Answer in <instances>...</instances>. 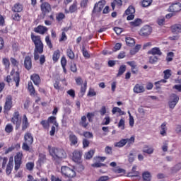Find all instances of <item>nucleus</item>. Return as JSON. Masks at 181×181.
I'll use <instances>...</instances> for the list:
<instances>
[{
	"label": "nucleus",
	"instance_id": "51",
	"mask_svg": "<svg viewBox=\"0 0 181 181\" xmlns=\"http://www.w3.org/2000/svg\"><path fill=\"white\" fill-rule=\"evenodd\" d=\"M45 42L48 46V47H49V49H52L53 48V45L52 44V40H50V37L47 36L45 37Z\"/></svg>",
	"mask_w": 181,
	"mask_h": 181
},
{
	"label": "nucleus",
	"instance_id": "21",
	"mask_svg": "<svg viewBox=\"0 0 181 181\" xmlns=\"http://www.w3.org/2000/svg\"><path fill=\"white\" fill-rule=\"evenodd\" d=\"M167 123L163 122L160 126V134L162 135V136H166L167 135V132H168V127H166Z\"/></svg>",
	"mask_w": 181,
	"mask_h": 181
},
{
	"label": "nucleus",
	"instance_id": "32",
	"mask_svg": "<svg viewBox=\"0 0 181 181\" xmlns=\"http://www.w3.org/2000/svg\"><path fill=\"white\" fill-rule=\"evenodd\" d=\"M66 54L68 57L71 59V60H74V57H76V56L74 55V52H73L71 47H69L66 49Z\"/></svg>",
	"mask_w": 181,
	"mask_h": 181
},
{
	"label": "nucleus",
	"instance_id": "27",
	"mask_svg": "<svg viewBox=\"0 0 181 181\" xmlns=\"http://www.w3.org/2000/svg\"><path fill=\"white\" fill-rule=\"evenodd\" d=\"M153 147L149 146H144L143 148V153H147L148 155H152V153H153Z\"/></svg>",
	"mask_w": 181,
	"mask_h": 181
},
{
	"label": "nucleus",
	"instance_id": "35",
	"mask_svg": "<svg viewBox=\"0 0 181 181\" xmlns=\"http://www.w3.org/2000/svg\"><path fill=\"white\" fill-rule=\"evenodd\" d=\"M142 176H143L144 180L145 181H150L151 177H152V176L151 175V173L148 171L143 173Z\"/></svg>",
	"mask_w": 181,
	"mask_h": 181
},
{
	"label": "nucleus",
	"instance_id": "47",
	"mask_svg": "<svg viewBox=\"0 0 181 181\" xmlns=\"http://www.w3.org/2000/svg\"><path fill=\"white\" fill-rule=\"evenodd\" d=\"M77 11V3H74L70 7H69V12L71 13H73Z\"/></svg>",
	"mask_w": 181,
	"mask_h": 181
},
{
	"label": "nucleus",
	"instance_id": "7",
	"mask_svg": "<svg viewBox=\"0 0 181 181\" xmlns=\"http://www.w3.org/2000/svg\"><path fill=\"white\" fill-rule=\"evenodd\" d=\"M20 117H21V115L19 114V112L16 111L13 115V117L11 118V122L16 124V129H19L21 127Z\"/></svg>",
	"mask_w": 181,
	"mask_h": 181
},
{
	"label": "nucleus",
	"instance_id": "29",
	"mask_svg": "<svg viewBox=\"0 0 181 181\" xmlns=\"http://www.w3.org/2000/svg\"><path fill=\"white\" fill-rule=\"evenodd\" d=\"M173 33H181V24H175L171 27Z\"/></svg>",
	"mask_w": 181,
	"mask_h": 181
},
{
	"label": "nucleus",
	"instance_id": "41",
	"mask_svg": "<svg viewBox=\"0 0 181 181\" xmlns=\"http://www.w3.org/2000/svg\"><path fill=\"white\" fill-rule=\"evenodd\" d=\"M141 23H142V20H141L140 18H136L133 22H131L130 25L131 26L136 27V26H139Z\"/></svg>",
	"mask_w": 181,
	"mask_h": 181
},
{
	"label": "nucleus",
	"instance_id": "19",
	"mask_svg": "<svg viewBox=\"0 0 181 181\" xmlns=\"http://www.w3.org/2000/svg\"><path fill=\"white\" fill-rule=\"evenodd\" d=\"M24 142L28 144V145H32L33 144V136H32V134L26 133L24 136Z\"/></svg>",
	"mask_w": 181,
	"mask_h": 181
},
{
	"label": "nucleus",
	"instance_id": "57",
	"mask_svg": "<svg viewBox=\"0 0 181 181\" xmlns=\"http://www.w3.org/2000/svg\"><path fill=\"white\" fill-rule=\"evenodd\" d=\"M29 146H30V144H29V143L24 142L23 144L22 149L23 151H30V147Z\"/></svg>",
	"mask_w": 181,
	"mask_h": 181
},
{
	"label": "nucleus",
	"instance_id": "8",
	"mask_svg": "<svg viewBox=\"0 0 181 181\" xmlns=\"http://www.w3.org/2000/svg\"><path fill=\"white\" fill-rule=\"evenodd\" d=\"M152 33V28L149 25H144L139 31L141 36H149Z\"/></svg>",
	"mask_w": 181,
	"mask_h": 181
},
{
	"label": "nucleus",
	"instance_id": "28",
	"mask_svg": "<svg viewBox=\"0 0 181 181\" xmlns=\"http://www.w3.org/2000/svg\"><path fill=\"white\" fill-rule=\"evenodd\" d=\"M133 90L134 92L136 93L137 94H139V93H144V91H145V88H144V86L139 84H136Z\"/></svg>",
	"mask_w": 181,
	"mask_h": 181
},
{
	"label": "nucleus",
	"instance_id": "5",
	"mask_svg": "<svg viewBox=\"0 0 181 181\" xmlns=\"http://www.w3.org/2000/svg\"><path fill=\"white\" fill-rule=\"evenodd\" d=\"M179 95L175 93L171 94L168 100L169 108H170V110H173L177 105V103H179Z\"/></svg>",
	"mask_w": 181,
	"mask_h": 181
},
{
	"label": "nucleus",
	"instance_id": "23",
	"mask_svg": "<svg viewBox=\"0 0 181 181\" xmlns=\"http://www.w3.org/2000/svg\"><path fill=\"white\" fill-rule=\"evenodd\" d=\"M69 138L71 146L77 145V143L78 142V139L77 138V136L71 133L69 134Z\"/></svg>",
	"mask_w": 181,
	"mask_h": 181
},
{
	"label": "nucleus",
	"instance_id": "63",
	"mask_svg": "<svg viewBox=\"0 0 181 181\" xmlns=\"http://www.w3.org/2000/svg\"><path fill=\"white\" fill-rule=\"evenodd\" d=\"M83 136H85V138H93V133L90 132H86L83 133Z\"/></svg>",
	"mask_w": 181,
	"mask_h": 181
},
{
	"label": "nucleus",
	"instance_id": "53",
	"mask_svg": "<svg viewBox=\"0 0 181 181\" xmlns=\"http://www.w3.org/2000/svg\"><path fill=\"white\" fill-rule=\"evenodd\" d=\"M110 122H111V119L110 118V116H106L103 119L102 125H109Z\"/></svg>",
	"mask_w": 181,
	"mask_h": 181
},
{
	"label": "nucleus",
	"instance_id": "36",
	"mask_svg": "<svg viewBox=\"0 0 181 181\" xmlns=\"http://www.w3.org/2000/svg\"><path fill=\"white\" fill-rule=\"evenodd\" d=\"M181 170V163L175 165L171 168V173H177Z\"/></svg>",
	"mask_w": 181,
	"mask_h": 181
},
{
	"label": "nucleus",
	"instance_id": "31",
	"mask_svg": "<svg viewBox=\"0 0 181 181\" xmlns=\"http://www.w3.org/2000/svg\"><path fill=\"white\" fill-rule=\"evenodd\" d=\"M122 6V0H114V1L111 4V6L113 11L115 9V6Z\"/></svg>",
	"mask_w": 181,
	"mask_h": 181
},
{
	"label": "nucleus",
	"instance_id": "2",
	"mask_svg": "<svg viewBox=\"0 0 181 181\" xmlns=\"http://www.w3.org/2000/svg\"><path fill=\"white\" fill-rule=\"evenodd\" d=\"M31 40L33 42L36 50L39 52L40 54H42L43 53V42H42L40 36L31 33Z\"/></svg>",
	"mask_w": 181,
	"mask_h": 181
},
{
	"label": "nucleus",
	"instance_id": "24",
	"mask_svg": "<svg viewBox=\"0 0 181 181\" xmlns=\"http://www.w3.org/2000/svg\"><path fill=\"white\" fill-rule=\"evenodd\" d=\"M29 127V122H28V117L26 115H24L23 117L22 121V131H25Z\"/></svg>",
	"mask_w": 181,
	"mask_h": 181
},
{
	"label": "nucleus",
	"instance_id": "3",
	"mask_svg": "<svg viewBox=\"0 0 181 181\" xmlns=\"http://www.w3.org/2000/svg\"><path fill=\"white\" fill-rule=\"evenodd\" d=\"M135 142V136H132L130 139H122L119 142L115 144L116 148H123L127 144L128 146H131Z\"/></svg>",
	"mask_w": 181,
	"mask_h": 181
},
{
	"label": "nucleus",
	"instance_id": "49",
	"mask_svg": "<svg viewBox=\"0 0 181 181\" xmlns=\"http://www.w3.org/2000/svg\"><path fill=\"white\" fill-rule=\"evenodd\" d=\"M151 4H152V0H143L142 6L144 8H146L148 6H150Z\"/></svg>",
	"mask_w": 181,
	"mask_h": 181
},
{
	"label": "nucleus",
	"instance_id": "52",
	"mask_svg": "<svg viewBox=\"0 0 181 181\" xmlns=\"http://www.w3.org/2000/svg\"><path fill=\"white\" fill-rule=\"evenodd\" d=\"M119 128H121V129L124 130L125 129V120L124 119H121L118 123Z\"/></svg>",
	"mask_w": 181,
	"mask_h": 181
},
{
	"label": "nucleus",
	"instance_id": "15",
	"mask_svg": "<svg viewBox=\"0 0 181 181\" xmlns=\"http://www.w3.org/2000/svg\"><path fill=\"white\" fill-rule=\"evenodd\" d=\"M12 169H13V158H9V160L6 169V175H9V174L12 173Z\"/></svg>",
	"mask_w": 181,
	"mask_h": 181
},
{
	"label": "nucleus",
	"instance_id": "37",
	"mask_svg": "<svg viewBox=\"0 0 181 181\" xmlns=\"http://www.w3.org/2000/svg\"><path fill=\"white\" fill-rule=\"evenodd\" d=\"M2 63L4 66H5V69L8 70L11 66V62H9V59L8 58H3Z\"/></svg>",
	"mask_w": 181,
	"mask_h": 181
},
{
	"label": "nucleus",
	"instance_id": "61",
	"mask_svg": "<svg viewBox=\"0 0 181 181\" xmlns=\"http://www.w3.org/2000/svg\"><path fill=\"white\" fill-rule=\"evenodd\" d=\"M168 141H165L162 146V150L163 152H168Z\"/></svg>",
	"mask_w": 181,
	"mask_h": 181
},
{
	"label": "nucleus",
	"instance_id": "20",
	"mask_svg": "<svg viewBox=\"0 0 181 181\" xmlns=\"http://www.w3.org/2000/svg\"><path fill=\"white\" fill-rule=\"evenodd\" d=\"M127 64L132 67V73H133V74H138V68L135 61L128 62Z\"/></svg>",
	"mask_w": 181,
	"mask_h": 181
},
{
	"label": "nucleus",
	"instance_id": "34",
	"mask_svg": "<svg viewBox=\"0 0 181 181\" xmlns=\"http://www.w3.org/2000/svg\"><path fill=\"white\" fill-rule=\"evenodd\" d=\"M112 112V114H117V112H118L119 115H125V112L122 111L121 108L117 107H113Z\"/></svg>",
	"mask_w": 181,
	"mask_h": 181
},
{
	"label": "nucleus",
	"instance_id": "22",
	"mask_svg": "<svg viewBox=\"0 0 181 181\" xmlns=\"http://www.w3.org/2000/svg\"><path fill=\"white\" fill-rule=\"evenodd\" d=\"M129 177H138L139 172L136 171V165L133 166L132 171L127 174Z\"/></svg>",
	"mask_w": 181,
	"mask_h": 181
},
{
	"label": "nucleus",
	"instance_id": "48",
	"mask_svg": "<svg viewBox=\"0 0 181 181\" xmlns=\"http://www.w3.org/2000/svg\"><path fill=\"white\" fill-rule=\"evenodd\" d=\"M175 56V54L173 52H168L166 57L167 62H172L173 60V57Z\"/></svg>",
	"mask_w": 181,
	"mask_h": 181
},
{
	"label": "nucleus",
	"instance_id": "16",
	"mask_svg": "<svg viewBox=\"0 0 181 181\" xmlns=\"http://www.w3.org/2000/svg\"><path fill=\"white\" fill-rule=\"evenodd\" d=\"M148 54H152L153 56H162V52L159 47H154L148 51Z\"/></svg>",
	"mask_w": 181,
	"mask_h": 181
},
{
	"label": "nucleus",
	"instance_id": "11",
	"mask_svg": "<svg viewBox=\"0 0 181 181\" xmlns=\"http://www.w3.org/2000/svg\"><path fill=\"white\" fill-rule=\"evenodd\" d=\"M41 11L44 15H46V13H49L52 11V7L49 3L44 2L41 4Z\"/></svg>",
	"mask_w": 181,
	"mask_h": 181
},
{
	"label": "nucleus",
	"instance_id": "6",
	"mask_svg": "<svg viewBox=\"0 0 181 181\" xmlns=\"http://www.w3.org/2000/svg\"><path fill=\"white\" fill-rule=\"evenodd\" d=\"M22 158H23V153L18 152L14 157L15 162V170H19L21 165H22Z\"/></svg>",
	"mask_w": 181,
	"mask_h": 181
},
{
	"label": "nucleus",
	"instance_id": "62",
	"mask_svg": "<svg viewBox=\"0 0 181 181\" xmlns=\"http://www.w3.org/2000/svg\"><path fill=\"white\" fill-rule=\"evenodd\" d=\"M64 18H65V16L63 13H59L57 16V20H58L59 21H63V19H64Z\"/></svg>",
	"mask_w": 181,
	"mask_h": 181
},
{
	"label": "nucleus",
	"instance_id": "59",
	"mask_svg": "<svg viewBox=\"0 0 181 181\" xmlns=\"http://www.w3.org/2000/svg\"><path fill=\"white\" fill-rule=\"evenodd\" d=\"M1 160H2L1 168L2 169H5V166H6V163H8V158L6 157L2 158Z\"/></svg>",
	"mask_w": 181,
	"mask_h": 181
},
{
	"label": "nucleus",
	"instance_id": "60",
	"mask_svg": "<svg viewBox=\"0 0 181 181\" xmlns=\"http://www.w3.org/2000/svg\"><path fill=\"white\" fill-rule=\"evenodd\" d=\"M41 125H42L43 128L47 129L49 128V122L46 120H42L41 122Z\"/></svg>",
	"mask_w": 181,
	"mask_h": 181
},
{
	"label": "nucleus",
	"instance_id": "58",
	"mask_svg": "<svg viewBox=\"0 0 181 181\" xmlns=\"http://www.w3.org/2000/svg\"><path fill=\"white\" fill-rule=\"evenodd\" d=\"M105 152L107 155H111L112 153V148L110 146H106L105 148Z\"/></svg>",
	"mask_w": 181,
	"mask_h": 181
},
{
	"label": "nucleus",
	"instance_id": "64",
	"mask_svg": "<svg viewBox=\"0 0 181 181\" xmlns=\"http://www.w3.org/2000/svg\"><path fill=\"white\" fill-rule=\"evenodd\" d=\"M175 132L176 134H178V135H180L181 134V125L177 124L175 127Z\"/></svg>",
	"mask_w": 181,
	"mask_h": 181
},
{
	"label": "nucleus",
	"instance_id": "10",
	"mask_svg": "<svg viewBox=\"0 0 181 181\" xmlns=\"http://www.w3.org/2000/svg\"><path fill=\"white\" fill-rule=\"evenodd\" d=\"M180 11H181L180 3L173 4L171 6H170L168 8V12L176 13V12H180Z\"/></svg>",
	"mask_w": 181,
	"mask_h": 181
},
{
	"label": "nucleus",
	"instance_id": "54",
	"mask_svg": "<svg viewBox=\"0 0 181 181\" xmlns=\"http://www.w3.org/2000/svg\"><path fill=\"white\" fill-rule=\"evenodd\" d=\"M82 53H83V56L86 59H90V54L88 53V51H87V49H86L85 47L82 48Z\"/></svg>",
	"mask_w": 181,
	"mask_h": 181
},
{
	"label": "nucleus",
	"instance_id": "9",
	"mask_svg": "<svg viewBox=\"0 0 181 181\" xmlns=\"http://www.w3.org/2000/svg\"><path fill=\"white\" fill-rule=\"evenodd\" d=\"M105 6V0H101L95 4L93 12H101Z\"/></svg>",
	"mask_w": 181,
	"mask_h": 181
},
{
	"label": "nucleus",
	"instance_id": "12",
	"mask_svg": "<svg viewBox=\"0 0 181 181\" xmlns=\"http://www.w3.org/2000/svg\"><path fill=\"white\" fill-rule=\"evenodd\" d=\"M11 76H12L13 81H15L16 87H19V81H21L19 72H15V71L13 70L11 72Z\"/></svg>",
	"mask_w": 181,
	"mask_h": 181
},
{
	"label": "nucleus",
	"instance_id": "46",
	"mask_svg": "<svg viewBox=\"0 0 181 181\" xmlns=\"http://www.w3.org/2000/svg\"><path fill=\"white\" fill-rule=\"evenodd\" d=\"M94 155V151L93 150H90L85 154V158L86 159H91L93 158V156Z\"/></svg>",
	"mask_w": 181,
	"mask_h": 181
},
{
	"label": "nucleus",
	"instance_id": "56",
	"mask_svg": "<svg viewBox=\"0 0 181 181\" xmlns=\"http://www.w3.org/2000/svg\"><path fill=\"white\" fill-rule=\"evenodd\" d=\"M95 115V113H94V112H91V113L88 112L87 114V118H88L89 122H93V118H94Z\"/></svg>",
	"mask_w": 181,
	"mask_h": 181
},
{
	"label": "nucleus",
	"instance_id": "43",
	"mask_svg": "<svg viewBox=\"0 0 181 181\" xmlns=\"http://www.w3.org/2000/svg\"><path fill=\"white\" fill-rule=\"evenodd\" d=\"M148 62L151 64H155V63L158 62V57H156L155 55H152V56L149 57Z\"/></svg>",
	"mask_w": 181,
	"mask_h": 181
},
{
	"label": "nucleus",
	"instance_id": "1",
	"mask_svg": "<svg viewBox=\"0 0 181 181\" xmlns=\"http://www.w3.org/2000/svg\"><path fill=\"white\" fill-rule=\"evenodd\" d=\"M49 155L52 156L54 159H64L66 158V154L64 150L61 148H56L54 147L49 146Z\"/></svg>",
	"mask_w": 181,
	"mask_h": 181
},
{
	"label": "nucleus",
	"instance_id": "26",
	"mask_svg": "<svg viewBox=\"0 0 181 181\" xmlns=\"http://www.w3.org/2000/svg\"><path fill=\"white\" fill-rule=\"evenodd\" d=\"M13 12H22L23 11V6L20 3H16L12 8Z\"/></svg>",
	"mask_w": 181,
	"mask_h": 181
},
{
	"label": "nucleus",
	"instance_id": "39",
	"mask_svg": "<svg viewBox=\"0 0 181 181\" xmlns=\"http://www.w3.org/2000/svg\"><path fill=\"white\" fill-rule=\"evenodd\" d=\"M28 90L30 91L31 95H35V87H33V83H32L31 81L28 82Z\"/></svg>",
	"mask_w": 181,
	"mask_h": 181
},
{
	"label": "nucleus",
	"instance_id": "17",
	"mask_svg": "<svg viewBox=\"0 0 181 181\" xmlns=\"http://www.w3.org/2000/svg\"><path fill=\"white\" fill-rule=\"evenodd\" d=\"M24 66L26 70H30L32 69V59L30 57H25L24 59Z\"/></svg>",
	"mask_w": 181,
	"mask_h": 181
},
{
	"label": "nucleus",
	"instance_id": "13",
	"mask_svg": "<svg viewBox=\"0 0 181 181\" xmlns=\"http://www.w3.org/2000/svg\"><path fill=\"white\" fill-rule=\"evenodd\" d=\"M11 108H12V96L11 95H8L6 98L4 110H6V111H9Z\"/></svg>",
	"mask_w": 181,
	"mask_h": 181
},
{
	"label": "nucleus",
	"instance_id": "45",
	"mask_svg": "<svg viewBox=\"0 0 181 181\" xmlns=\"http://www.w3.org/2000/svg\"><path fill=\"white\" fill-rule=\"evenodd\" d=\"M48 122H50L51 124H54L55 127H59L57 122H56V117L54 116H51L48 118Z\"/></svg>",
	"mask_w": 181,
	"mask_h": 181
},
{
	"label": "nucleus",
	"instance_id": "42",
	"mask_svg": "<svg viewBox=\"0 0 181 181\" xmlns=\"http://www.w3.org/2000/svg\"><path fill=\"white\" fill-rule=\"evenodd\" d=\"M52 59H53L54 62H57V60H59V59H60V50L57 49V51H55L54 52Z\"/></svg>",
	"mask_w": 181,
	"mask_h": 181
},
{
	"label": "nucleus",
	"instance_id": "50",
	"mask_svg": "<svg viewBox=\"0 0 181 181\" xmlns=\"http://www.w3.org/2000/svg\"><path fill=\"white\" fill-rule=\"evenodd\" d=\"M25 167L28 170H33V168H35V163L28 162L26 163Z\"/></svg>",
	"mask_w": 181,
	"mask_h": 181
},
{
	"label": "nucleus",
	"instance_id": "33",
	"mask_svg": "<svg viewBox=\"0 0 181 181\" xmlns=\"http://www.w3.org/2000/svg\"><path fill=\"white\" fill-rule=\"evenodd\" d=\"M127 70V66L125 65H122L119 68V71L117 74V77H120V76H122L124 73H125V71Z\"/></svg>",
	"mask_w": 181,
	"mask_h": 181
},
{
	"label": "nucleus",
	"instance_id": "44",
	"mask_svg": "<svg viewBox=\"0 0 181 181\" xmlns=\"http://www.w3.org/2000/svg\"><path fill=\"white\" fill-rule=\"evenodd\" d=\"M13 126H12L11 124H8L7 125H6L5 132L7 134H11V132H13Z\"/></svg>",
	"mask_w": 181,
	"mask_h": 181
},
{
	"label": "nucleus",
	"instance_id": "40",
	"mask_svg": "<svg viewBox=\"0 0 181 181\" xmlns=\"http://www.w3.org/2000/svg\"><path fill=\"white\" fill-rule=\"evenodd\" d=\"M80 124L82 127H83V128H87V127H88V123H87V117H86V116H83L81 117Z\"/></svg>",
	"mask_w": 181,
	"mask_h": 181
},
{
	"label": "nucleus",
	"instance_id": "4",
	"mask_svg": "<svg viewBox=\"0 0 181 181\" xmlns=\"http://www.w3.org/2000/svg\"><path fill=\"white\" fill-rule=\"evenodd\" d=\"M61 173L66 177H76V171L67 166H62L61 168Z\"/></svg>",
	"mask_w": 181,
	"mask_h": 181
},
{
	"label": "nucleus",
	"instance_id": "25",
	"mask_svg": "<svg viewBox=\"0 0 181 181\" xmlns=\"http://www.w3.org/2000/svg\"><path fill=\"white\" fill-rule=\"evenodd\" d=\"M30 78L35 86L40 84V76H39V75L34 74L30 76Z\"/></svg>",
	"mask_w": 181,
	"mask_h": 181
},
{
	"label": "nucleus",
	"instance_id": "14",
	"mask_svg": "<svg viewBox=\"0 0 181 181\" xmlns=\"http://www.w3.org/2000/svg\"><path fill=\"white\" fill-rule=\"evenodd\" d=\"M47 30V28L43 25H38L34 28V32H35V33H39L40 35H45Z\"/></svg>",
	"mask_w": 181,
	"mask_h": 181
},
{
	"label": "nucleus",
	"instance_id": "18",
	"mask_svg": "<svg viewBox=\"0 0 181 181\" xmlns=\"http://www.w3.org/2000/svg\"><path fill=\"white\" fill-rule=\"evenodd\" d=\"M83 153L78 150H75L73 153V160L74 162H78L81 159Z\"/></svg>",
	"mask_w": 181,
	"mask_h": 181
},
{
	"label": "nucleus",
	"instance_id": "55",
	"mask_svg": "<svg viewBox=\"0 0 181 181\" xmlns=\"http://www.w3.org/2000/svg\"><path fill=\"white\" fill-rule=\"evenodd\" d=\"M164 78L165 80H168V78H169V77H170V76H172V74H170V69H167L165 71H164Z\"/></svg>",
	"mask_w": 181,
	"mask_h": 181
},
{
	"label": "nucleus",
	"instance_id": "38",
	"mask_svg": "<svg viewBox=\"0 0 181 181\" xmlns=\"http://www.w3.org/2000/svg\"><path fill=\"white\" fill-rule=\"evenodd\" d=\"M126 15H134L135 13V8L130 6L125 11Z\"/></svg>",
	"mask_w": 181,
	"mask_h": 181
},
{
	"label": "nucleus",
	"instance_id": "30",
	"mask_svg": "<svg viewBox=\"0 0 181 181\" xmlns=\"http://www.w3.org/2000/svg\"><path fill=\"white\" fill-rule=\"evenodd\" d=\"M126 43L127 46L132 47V46H135V40L134 38L127 37H126Z\"/></svg>",
	"mask_w": 181,
	"mask_h": 181
}]
</instances>
